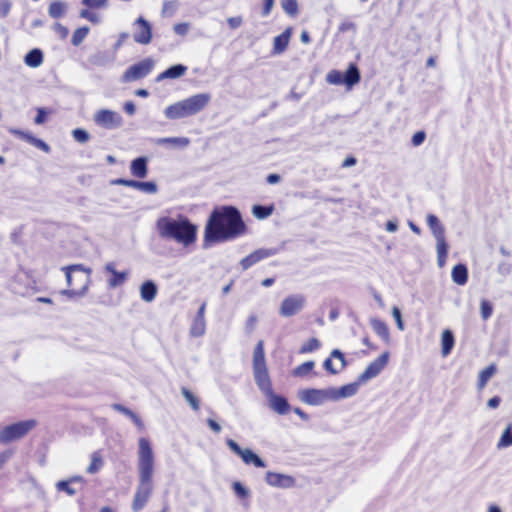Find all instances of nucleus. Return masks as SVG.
Segmentation results:
<instances>
[{"label": "nucleus", "instance_id": "f257e3e1", "mask_svg": "<svg viewBox=\"0 0 512 512\" xmlns=\"http://www.w3.org/2000/svg\"><path fill=\"white\" fill-rule=\"evenodd\" d=\"M138 447L139 483L132 502L134 512H139L145 507L154 488V453L149 439L141 437Z\"/></svg>", "mask_w": 512, "mask_h": 512}, {"label": "nucleus", "instance_id": "f03ea898", "mask_svg": "<svg viewBox=\"0 0 512 512\" xmlns=\"http://www.w3.org/2000/svg\"><path fill=\"white\" fill-rule=\"evenodd\" d=\"M156 228L160 237L173 239L185 246L196 241L197 227L185 216H179L177 220L170 217H160L156 222Z\"/></svg>", "mask_w": 512, "mask_h": 512}, {"label": "nucleus", "instance_id": "7ed1b4c3", "mask_svg": "<svg viewBox=\"0 0 512 512\" xmlns=\"http://www.w3.org/2000/svg\"><path fill=\"white\" fill-rule=\"evenodd\" d=\"M210 95L196 94L167 107L165 114L169 119H181L201 112L209 103Z\"/></svg>", "mask_w": 512, "mask_h": 512}, {"label": "nucleus", "instance_id": "20e7f679", "mask_svg": "<svg viewBox=\"0 0 512 512\" xmlns=\"http://www.w3.org/2000/svg\"><path fill=\"white\" fill-rule=\"evenodd\" d=\"M253 374L259 389L264 393H271L272 382L265 361L264 342L259 340L253 351Z\"/></svg>", "mask_w": 512, "mask_h": 512}, {"label": "nucleus", "instance_id": "39448f33", "mask_svg": "<svg viewBox=\"0 0 512 512\" xmlns=\"http://www.w3.org/2000/svg\"><path fill=\"white\" fill-rule=\"evenodd\" d=\"M224 239V206L217 207L211 214L205 227V245L220 242Z\"/></svg>", "mask_w": 512, "mask_h": 512}, {"label": "nucleus", "instance_id": "423d86ee", "mask_svg": "<svg viewBox=\"0 0 512 512\" xmlns=\"http://www.w3.org/2000/svg\"><path fill=\"white\" fill-rule=\"evenodd\" d=\"M37 426V421L29 419L7 425L0 430V443L8 444L24 438Z\"/></svg>", "mask_w": 512, "mask_h": 512}, {"label": "nucleus", "instance_id": "0eeeda50", "mask_svg": "<svg viewBox=\"0 0 512 512\" xmlns=\"http://www.w3.org/2000/svg\"><path fill=\"white\" fill-rule=\"evenodd\" d=\"M247 231L239 210L233 206H226V241L244 235Z\"/></svg>", "mask_w": 512, "mask_h": 512}, {"label": "nucleus", "instance_id": "6e6552de", "mask_svg": "<svg viewBox=\"0 0 512 512\" xmlns=\"http://www.w3.org/2000/svg\"><path fill=\"white\" fill-rule=\"evenodd\" d=\"M67 284L70 288H88L91 271L82 265H72L64 268Z\"/></svg>", "mask_w": 512, "mask_h": 512}, {"label": "nucleus", "instance_id": "1a4fd4ad", "mask_svg": "<svg viewBox=\"0 0 512 512\" xmlns=\"http://www.w3.org/2000/svg\"><path fill=\"white\" fill-rule=\"evenodd\" d=\"M154 61L150 58L143 59L131 65L122 76L124 82H132L146 77L152 71Z\"/></svg>", "mask_w": 512, "mask_h": 512}, {"label": "nucleus", "instance_id": "9d476101", "mask_svg": "<svg viewBox=\"0 0 512 512\" xmlns=\"http://www.w3.org/2000/svg\"><path fill=\"white\" fill-rule=\"evenodd\" d=\"M95 123L105 129H115L122 125L123 119L118 112L101 109L94 115Z\"/></svg>", "mask_w": 512, "mask_h": 512}, {"label": "nucleus", "instance_id": "9b49d317", "mask_svg": "<svg viewBox=\"0 0 512 512\" xmlns=\"http://www.w3.org/2000/svg\"><path fill=\"white\" fill-rule=\"evenodd\" d=\"M305 302L306 299L303 295H290L283 300L280 306V314L285 317L293 316L304 308Z\"/></svg>", "mask_w": 512, "mask_h": 512}, {"label": "nucleus", "instance_id": "f8f14e48", "mask_svg": "<svg viewBox=\"0 0 512 512\" xmlns=\"http://www.w3.org/2000/svg\"><path fill=\"white\" fill-rule=\"evenodd\" d=\"M226 444L238 456L241 457L243 462L247 465L253 464L255 467H265L264 461L250 449L241 448L235 441L227 440Z\"/></svg>", "mask_w": 512, "mask_h": 512}, {"label": "nucleus", "instance_id": "ddd939ff", "mask_svg": "<svg viewBox=\"0 0 512 512\" xmlns=\"http://www.w3.org/2000/svg\"><path fill=\"white\" fill-rule=\"evenodd\" d=\"M389 353L386 351L373 360L360 375L361 381H367L371 378L376 377L388 364Z\"/></svg>", "mask_w": 512, "mask_h": 512}, {"label": "nucleus", "instance_id": "4468645a", "mask_svg": "<svg viewBox=\"0 0 512 512\" xmlns=\"http://www.w3.org/2000/svg\"><path fill=\"white\" fill-rule=\"evenodd\" d=\"M134 25L137 27L133 34V39L136 43L147 45L152 40L151 25L143 17H139Z\"/></svg>", "mask_w": 512, "mask_h": 512}, {"label": "nucleus", "instance_id": "2eb2a0df", "mask_svg": "<svg viewBox=\"0 0 512 512\" xmlns=\"http://www.w3.org/2000/svg\"><path fill=\"white\" fill-rule=\"evenodd\" d=\"M277 251L278 250L275 248L257 249L254 252H252L251 254H249L248 256H246L245 258H243L240 262V265L242 266L243 270H247L248 268H250L253 265H255L256 263H258L259 261L266 259L268 257L274 256L275 254H277Z\"/></svg>", "mask_w": 512, "mask_h": 512}, {"label": "nucleus", "instance_id": "dca6fc26", "mask_svg": "<svg viewBox=\"0 0 512 512\" xmlns=\"http://www.w3.org/2000/svg\"><path fill=\"white\" fill-rule=\"evenodd\" d=\"M346 366L344 354L335 349L331 352L330 357L325 359L323 363L324 369L330 374H337Z\"/></svg>", "mask_w": 512, "mask_h": 512}, {"label": "nucleus", "instance_id": "f3484780", "mask_svg": "<svg viewBox=\"0 0 512 512\" xmlns=\"http://www.w3.org/2000/svg\"><path fill=\"white\" fill-rule=\"evenodd\" d=\"M265 395L269 399L270 407L278 414L285 415L290 411V405L285 397L275 394L273 390Z\"/></svg>", "mask_w": 512, "mask_h": 512}, {"label": "nucleus", "instance_id": "a211bd4d", "mask_svg": "<svg viewBox=\"0 0 512 512\" xmlns=\"http://www.w3.org/2000/svg\"><path fill=\"white\" fill-rule=\"evenodd\" d=\"M10 132L14 136L30 143L31 145L35 146L36 148H38L46 153H48L50 151V147L46 142H44L43 140H41L39 138L34 137L29 132H25V131H22L19 129H11Z\"/></svg>", "mask_w": 512, "mask_h": 512}, {"label": "nucleus", "instance_id": "6ab92c4d", "mask_svg": "<svg viewBox=\"0 0 512 512\" xmlns=\"http://www.w3.org/2000/svg\"><path fill=\"white\" fill-rule=\"evenodd\" d=\"M300 399L309 405H320L326 399V393L318 389H305L301 392Z\"/></svg>", "mask_w": 512, "mask_h": 512}, {"label": "nucleus", "instance_id": "aec40b11", "mask_svg": "<svg viewBox=\"0 0 512 512\" xmlns=\"http://www.w3.org/2000/svg\"><path fill=\"white\" fill-rule=\"evenodd\" d=\"M130 173L136 178H145L148 174V161L146 157H138L130 164Z\"/></svg>", "mask_w": 512, "mask_h": 512}, {"label": "nucleus", "instance_id": "412c9836", "mask_svg": "<svg viewBox=\"0 0 512 512\" xmlns=\"http://www.w3.org/2000/svg\"><path fill=\"white\" fill-rule=\"evenodd\" d=\"M205 303H202L198 309V313L195 316L191 325V334L195 337L201 336L205 332V321H204Z\"/></svg>", "mask_w": 512, "mask_h": 512}, {"label": "nucleus", "instance_id": "4be33fe9", "mask_svg": "<svg viewBox=\"0 0 512 512\" xmlns=\"http://www.w3.org/2000/svg\"><path fill=\"white\" fill-rule=\"evenodd\" d=\"M106 271L108 273H110V279H109V284L110 286H120L122 284H124L127 276H128V272L124 271V272H118L116 269H115V265L113 263H108L105 267Z\"/></svg>", "mask_w": 512, "mask_h": 512}, {"label": "nucleus", "instance_id": "5701e85b", "mask_svg": "<svg viewBox=\"0 0 512 512\" xmlns=\"http://www.w3.org/2000/svg\"><path fill=\"white\" fill-rule=\"evenodd\" d=\"M187 71V67L182 64H177L169 67L162 73L157 76V81H161L163 79H176L182 77Z\"/></svg>", "mask_w": 512, "mask_h": 512}, {"label": "nucleus", "instance_id": "b1692460", "mask_svg": "<svg viewBox=\"0 0 512 512\" xmlns=\"http://www.w3.org/2000/svg\"><path fill=\"white\" fill-rule=\"evenodd\" d=\"M289 40H290V30L289 29H287L280 35L276 36L274 38V43H273V51H272L273 54L279 55V54L283 53L289 44Z\"/></svg>", "mask_w": 512, "mask_h": 512}, {"label": "nucleus", "instance_id": "393cba45", "mask_svg": "<svg viewBox=\"0 0 512 512\" xmlns=\"http://www.w3.org/2000/svg\"><path fill=\"white\" fill-rule=\"evenodd\" d=\"M426 221L435 239L445 236L444 226L441 224L437 216L429 214L427 215Z\"/></svg>", "mask_w": 512, "mask_h": 512}, {"label": "nucleus", "instance_id": "a878e982", "mask_svg": "<svg viewBox=\"0 0 512 512\" xmlns=\"http://www.w3.org/2000/svg\"><path fill=\"white\" fill-rule=\"evenodd\" d=\"M454 343L455 339L453 333L450 330H444L441 337V353L444 357L451 353Z\"/></svg>", "mask_w": 512, "mask_h": 512}, {"label": "nucleus", "instance_id": "bb28decb", "mask_svg": "<svg viewBox=\"0 0 512 512\" xmlns=\"http://www.w3.org/2000/svg\"><path fill=\"white\" fill-rule=\"evenodd\" d=\"M43 60V53L38 48L30 50L24 58L25 64L32 68L39 67L43 63Z\"/></svg>", "mask_w": 512, "mask_h": 512}, {"label": "nucleus", "instance_id": "cd10ccee", "mask_svg": "<svg viewBox=\"0 0 512 512\" xmlns=\"http://www.w3.org/2000/svg\"><path fill=\"white\" fill-rule=\"evenodd\" d=\"M344 84L352 87L360 81V72L355 64H351L346 72L343 74Z\"/></svg>", "mask_w": 512, "mask_h": 512}, {"label": "nucleus", "instance_id": "c85d7f7f", "mask_svg": "<svg viewBox=\"0 0 512 512\" xmlns=\"http://www.w3.org/2000/svg\"><path fill=\"white\" fill-rule=\"evenodd\" d=\"M467 277L468 270L464 264H457L456 266H454L452 270V279L457 285H464L467 281Z\"/></svg>", "mask_w": 512, "mask_h": 512}, {"label": "nucleus", "instance_id": "c756f323", "mask_svg": "<svg viewBox=\"0 0 512 512\" xmlns=\"http://www.w3.org/2000/svg\"><path fill=\"white\" fill-rule=\"evenodd\" d=\"M67 11V5L59 0L50 3L48 8V14L53 19H59L65 15Z\"/></svg>", "mask_w": 512, "mask_h": 512}, {"label": "nucleus", "instance_id": "7c9ffc66", "mask_svg": "<svg viewBox=\"0 0 512 512\" xmlns=\"http://www.w3.org/2000/svg\"><path fill=\"white\" fill-rule=\"evenodd\" d=\"M314 367H315L314 361H312V360L306 361V362L300 364L299 366H297L296 368H294L292 371V375L294 377H299V378L306 377L307 375H309L313 372Z\"/></svg>", "mask_w": 512, "mask_h": 512}, {"label": "nucleus", "instance_id": "2f4dec72", "mask_svg": "<svg viewBox=\"0 0 512 512\" xmlns=\"http://www.w3.org/2000/svg\"><path fill=\"white\" fill-rule=\"evenodd\" d=\"M495 372H496V367L494 364L487 366L485 369H483L480 372L479 377H478V383H477V387L479 390H482L486 386L487 382L495 374Z\"/></svg>", "mask_w": 512, "mask_h": 512}, {"label": "nucleus", "instance_id": "473e14b6", "mask_svg": "<svg viewBox=\"0 0 512 512\" xmlns=\"http://www.w3.org/2000/svg\"><path fill=\"white\" fill-rule=\"evenodd\" d=\"M81 480V477H72L69 480H61L56 484V488L58 491H63L69 496H74L76 494V490L71 486V484Z\"/></svg>", "mask_w": 512, "mask_h": 512}, {"label": "nucleus", "instance_id": "72a5a7b5", "mask_svg": "<svg viewBox=\"0 0 512 512\" xmlns=\"http://www.w3.org/2000/svg\"><path fill=\"white\" fill-rule=\"evenodd\" d=\"M371 326H372L374 332L377 335H379L382 339H384V340L389 339V328L384 321H382L380 319H372Z\"/></svg>", "mask_w": 512, "mask_h": 512}, {"label": "nucleus", "instance_id": "f704fd0d", "mask_svg": "<svg viewBox=\"0 0 512 512\" xmlns=\"http://www.w3.org/2000/svg\"><path fill=\"white\" fill-rule=\"evenodd\" d=\"M437 245V256H438V263L440 266H442L445 262V258L447 256L448 252V245L445 241V236L441 238L436 239Z\"/></svg>", "mask_w": 512, "mask_h": 512}, {"label": "nucleus", "instance_id": "c9c22d12", "mask_svg": "<svg viewBox=\"0 0 512 512\" xmlns=\"http://www.w3.org/2000/svg\"><path fill=\"white\" fill-rule=\"evenodd\" d=\"M103 466V459L99 451L92 453L91 463L87 468L89 474L97 473Z\"/></svg>", "mask_w": 512, "mask_h": 512}, {"label": "nucleus", "instance_id": "e433bc0d", "mask_svg": "<svg viewBox=\"0 0 512 512\" xmlns=\"http://www.w3.org/2000/svg\"><path fill=\"white\" fill-rule=\"evenodd\" d=\"M133 188L148 194L157 192V185L152 181L142 182L134 180Z\"/></svg>", "mask_w": 512, "mask_h": 512}, {"label": "nucleus", "instance_id": "4c0bfd02", "mask_svg": "<svg viewBox=\"0 0 512 512\" xmlns=\"http://www.w3.org/2000/svg\"><path fill=\"white\" fill-rule=\"evenodd\" d=\"M273 210L274 207L272 205H254L252 208V213L257 219H265L273 213Z\"/></svg>", "mask_w": 512, "mask_h": 512}, {"label": "nucleus", "instance_id": "58836bf2", "mask_svg": "<svg viewBox=\"0 0 512 512\" xmlns=\"http://www.w3.org/2000/svg\"><path fill=\"white\" fill-rule=\"evenodd\" d=\"M89 31H90L89 27H87V26L77 28L73 32V35L71 38V43L74 46H79L83 42V40L87 37V35L89 34Z\"/></svg>", "mask_w": 512, "mask_h": 512}, {"label": "nucleus", "instance_id": "ea45409f", "mask_svg": "<svg viewBox=\"0 0 512 512\" xmlns=\"http://www.w3.org/2000/svg\"><path fill=\"white\" fill-rule=\"evenodd\" d=\"M320 342L317 338L308 339L299 349V354L314 352L320 348Z\"/></svg>", "mask_w": 512, "mask_h": 512}, {"label": "nucleus", "instance_id": "a19ab883", "mask_svg": "<svg viewBox=\"0 0 512 512\" xmlns=\"http://www.w3.org/2000/svg\"><path fill=\"white\" fill-rule=\"evenodd\" d=\"M512 445V424L510 423L502 433L498 443V448L508 447Z\"/></svg>", "mask_w": 512, "mask_h": 512}, {"label": "nucleus", "instance_id": "79ce46f5", "mask_svg": "<svg viewBox=\"0 0 512 512\" xmlns=\"http://www.w3.org/2000/svg\"><path fill=\"white\" fill-rule=\"evenodd\" d=\"M181 391L192 409L195 411L199 410L200 405L198 398L186 387H183Z\"/></svg>", "mask_w": 512, "mask_h": 512}, {"label": "nucleus", "instance_id": "37998d69", "mask_svg": "<svg viewBox=\"0 0 512 512\" xmlns=\"http://www.w3.org/2000/svg\"><path fill=\"white\" fill-rule=\"evenodd\" d=\"M281 6L285 13L290 16H295L298 12V3L296 0H282Z\"/></svg>", "mask_w": 512, "mask_h": 512}, {"label": "nucleus", "instance_id": "c03bdc74", "mask_svg": "<svg viewBox=\"0 0 512 512\" xmlns=\"http://www.w3.org/2000/svg\"><path fill=\"white\" fill-rule=\"evenodd\" d=\"M326 81L332 85L343 84L344 83L343 74L337 70H332L327 74Z\"/></svg>", "mask_w": 512, "mask_h": 512}, {"label": "nucleus", "instance_id": "a18cd8bd", "mask_svg": "<svg viewBox=\"0 0 512 512\" xmlns=\"http://www.w3.org/2000/svg\"><path fill=\"white\" fill-rule=\"evenodd\" d=\"M357 390H358L357 383L347 384V385L342 386L339 389V395L341 397H350V396H353L354 394H356Z\"/></svg>", "mask_w": 512, "mask_h": 512}, {"label": "nucleus", "instance_id": "49530a36", "mask_svg": "<svg viewBox=\"0 0 512 512\" xmlns=\"http://www.w3.org/2000/svg\"><path fill=\"white\" fill-rule=\"evenodd\" d=\"M72 136H73L74 140L79 143H86L90 138L89 133L86 130L81 129V128L74 129L72 131Z\"/></svg>", "mask_w": 512, "mask_h": 512}, {"label": "nucleus", "instance_id": "de8ad7c7", "mask_svg": "<svg viewBox=\"0 0 512 512\" xmlns=\"http://www.w3.org/2000/svg\"><path fill=\"white\" fill-rule=\"evenodd\" d=\"M233 490L236 496L242 500H246L249 496L248 490L239 482L233 483Z\"/></svg>", "mask_w": 512, "mask_h": 512}, {"label": "nucleus", "instance_id": "09e8293b", "mask_svg": "<svg viewBox=\"0 0 512 512\" xmlns=\"http://www.w3.org/2000/svg\"><path fill=\"white\" fill-rule=\"evenodd\" d=\"M481 316L484 320H487L491 315H492V312H493V306L492 304L484 299L481 301Z\"/></svg>", "mask_w": 512, "mask_h": 512}, {"label": "nucleus", "instance_id": "8fccbe9b", "mask_svg": "<svg viewBox=\"0 0 512 512\" xmlns=\"http://www.w3.org/2000/svg\"><path fill=\"white\" fill-rule=\"evenodd\" d=\"M108 0H82V4L88 8H102L106 6Z\"/></svg>", "mask_w": 512, "mask_h": 512}, {"label": "nucleus", "instance_id": "3c124183", "mask_svg": "<svg viewBox=\"0 0 512 512\" xmlns=\"http://www.w3.org/2000/svg\"><path fill=\"white\" fill-rule=\"evenodd\" d=\"M80 17L94 24L99 22V17L95 13L90 12L88 9L81 10Z\"/></svg>", "mask_w": 512, "mask_h": 512}, {"label": "nucleus", "instance_id": "603ef678", "mask_svg": "<svg viewBox=\"0 0 512 512\" xmlns=\"http://www.w3.org/2000/svg\"><path fill=\"white\" fill-rule=\"evenodd\" d=\"M284 477L278 473H272V472H269L267 473V482L271 485H281V482H282V479Z\"/></svg>", "mask_w": 512, "mask_h": 512}, {"label": "nucleus", "instance_id": "864d4df0", "mask_svg": "<svg viewBox=\"0 0 512 512\" xmlns=\"http://www.w3.org/2000/svg\"><path fill=\"white\" fill-rule=\"evenodd\" d=\"M112 408L124 415H126L127 417H129L130 419H132L136 413H134L132 410H130L129 408L121 405V404H113L112 405Z\"/></svg>", "mask_w": 512, "mask_h": 512}, {"label": "nucleus", "instance_id": "5fc2aeb1", "mask_svg": "<svg viewBox=\"0 0 512 512\" xmlns=\"http://www.w3.org/2000/svg\"><path fill=\"white\" fill-rule=\"evenodd\" d=\"M112 408L124 415H126L127 417H129L130 419H132L136 413H134L132 410H130L129 408L121 405V404H113L112 405Z\"/></svg>", "mask_w": 512, "mask_h": 512}, {"label": "nucleus", "instance_id": "6e6d98bb", "mask_svg": "<svg viewBox=\"0 0 512 512\" xmlns=\"http://www.w3.org/2000/svg\"><path fill=\"white\" fill-rule=\"evenodd\" d=\"M112 408L124 415H126L127 417H129L130 419H132L136 413H134L132 410H130L129 408L121 405V404H113L112 405Z\"/></svg>", "mask_w": 512, "mask_h": 512}, {"label": "nucleus", "instance_id": "4d7b16f0", "mask_svg": "<svg viewBox=\"0 0 512 512\" xmlns=\"http://www.w3.org/2000/svg\"><path fill=\"white\" fill-rule=\"evenodd\" d=\"M338 31L340 33H345L347 31H356V24L354 22H351V21H343L339 27H338Z\"/></svg>", "mask_w": 512, "mask_h": 512}, {"label": "nucleus", "instance_id": "13d9d810", "mask_svg": "<svg viewBox=\"0 0 512 512\" xmlns=\"http://www.w3.org/2000/svg\"><path fill=\"white\" fill-rule=\"evenodd\" d=\"M426 139V134L424 131H418L412 136V144L414 146H420Z\"/></svg>", "mask_w": 512, "mask_h": 512}, {"label": "nucleus", "instance_id": "bf43d9fd", "mask_svg": "<svg viewBox=\"0 0 512 512\" xmlns=\"http://www.w3.org/2000/svg\"><path fill=\"white\" fill-rule=\"evenodd\" d=\"M392 315H393V317L396 320L398 328L400 330H403L404 329V324H403V321H402L401 312H400V310H399V308L397 306H394L392 308Z\"/></svg>", "mask_w": 512, "mask_h": 512}, {"label": "nucleus", "instance_id": "052dcab7", "mask_svg": "<svg viewBox=\"0 0 512 512\" xmlns=\"http://www.w3.org/2000/svg\"><path fill=\"white\" fill-rule=\"evenodd\" d=\"M47 118V112L44 108H38L37 109V115L34 119L35 124L40 125L43 124L46 121Z\"/></svg>", "mask_w": 512, "mask_h": 512}, {"label": "nucleus", "instance_id": "680f3d73", "mask_svg": "<svg viewBox=\"0 0 512 512\" xmlns=\"http://www.w3.org/2000/svg\"><path fill=\"white\" fill-rule=\"evenodd\" d=\"M111 184L133 188L134 180L117 178V179L112 180Z\"/></svg>", "mask_w": 512, "mask_h": 512}, {"label": "nucleus", "instance_id": "e2e57ef3", "mask_svg": "<svg viewBox=\"0 0 512 512\" xmlns=\"http://www.w3.org/2000/svg\"><path fill=\"white\" fill-rule=\"evenodd\" d=\"M157 291L158 290H141V296L145 301L149 302L155 298Z\"/></svg>", "mask_w": 512, "mask_h": 512}, {"label": "nucleus", "instance_id": "0e129e2a", "mask_svg": "<svg viewBox=\"0 0 512 512\" xmlns=\"http://www.w3.org/2000/svg\"><path fill=\"white\" fill-rule=\"evenodd\" d=\"M273 5H274V0H265L263 9H262V15L268 16L272 10Z\"/></svg>", "mask_w": 512, "mask_h": 512}, {"label": "nucleus", "instance_id": "69168bd1", "mask_svg": "<svg viewBox=\"0 0 512 512\" xmlns=\"http://www.w3.org/2000/svg\"><path fill=\"white\" fill-rule=\"evenodd\" d=\"M10 3L7 0H0V14L6 16L10 11Z\"/></svg>", "mask_w": 512, "mask_h": 512}, {"label": "nucleus", "instance_id": "338daca9", "mask_svg": "<svg viewBox=\"0 0 512 512\" xmlns=\"http://www.w3.org/2000/svg\"><path fill=\"white\" fill-rule=\"evenodd\" d=\"M55 30L59 33V35L62 37V38H66L69 34V30L67 27L61 25V24H56L55 26Z\"/></svg>", "mask_w": 512, "mask_h": 512}, {"label": "nucleus", "instance_id": "774afa93", "mask_svg": "<svg viewBox=\"0 0 512 512\" xmlns=\"http://www.w3.org/2000/svg\"><path fill=\"white\" fill-rule=\"evenodd\" d=\"M228 23L231 28H233V29L238 28L242 24V18L241 17H231L228 19Z\"/></svg>", "mask_w": 512, "mask_h": 512}]
</instances>
